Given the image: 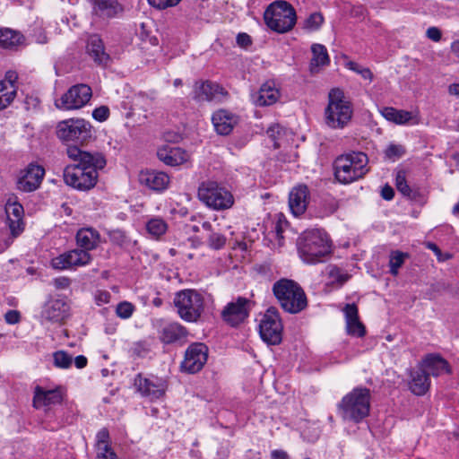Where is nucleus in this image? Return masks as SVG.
Returning a JSON list of instances; mask_svg holds the SVG:
<instances>
[{"label": "nucleus", "instance_id": "obj_24", "mask_svg": "<svg viewBox=\"0 0 459 459\" xmlns=\"http://www.w3.org/2000/svg\"><path fill=\"white\" fill-rule=\"evenodd\" d=\"M157 156L168 166H179L190 160V154L179 147L163 146L158 149Z\"/></svg>", "mask_w": 459, "mask_h": 459}, {"label": "nucleus", "instance_id": "obj_18", "mask_svg": "<svg viewBox=\"0 0 459 459\" xmlns=\"http://www.w3.org/2000/svg\"><path fill=\"white\" fill-rule=\"evenodd\" d=\"M69 305L62 299L50 298L42 307L41 318L49 323H62L69 316Z\"/></svg>", "mask_w": 459, "mask_h": 459}, {"label": "nucleus", "instance_id": "obj_5", "mask_svg": "<svg viewBox=\"0 0 459 459\" xmlns=\"http://www.w3.org/2000/svg\"><path fill=\"white\" fill-rule=\"evenodd\" d=\"M370 410V391L357 387L342 397L338 404V412L344 420L360 422L368 416Z\"/></svg>", "mask_w": 459, "mask_h": 459}, {"label": "nucleus", "instance_id": "obj_23", "mask_svg": "<svg viewBox=\"0 0 459 459\" xmlns=\"http://www.w3.org/2000/svg\"><path fill=\"white\" fill-rule=\"evenodd\" d=\"M309 191L306 185H299L292 188L289 195V206L295 216L303 214L307 207Z\"/></svg>", "mask_w": 459, "mask_h": 459}, {"label": "nucleus", "instance_id": "obj_64", "mask_svg": "<svg viewBox=\"0 0 459 459\" xmlns=\"http://www.w3.org/2000/svg\"><path fill=\"white\" fill-rule=\"evenodd\" d=\"M448 91L451 95L459 97V83L451 84L448 88Z\"/></svg>", "mask_w": 459, "mask_h": 459}, {"label": "nucleus", "instance_id": "obj_49", "mask_svg": "<svg viewBox=\"0 0 459 459\" xmlns=\"http://www.w3.org/2000/svg\"><path fill=\"white\" fill-rule=\"evenodd\" d=\"M287 227H288V221L283 218L282 214H279L278 219L273 227V231L275 233L276 238L279 239V241L283 239L282 233Z\"/></svg>", "mask_w": 459, "mask_h": 459}, {"label": "nucleus", "instance_id": "obj_42", "mask_svg": "<svg viewBox=\"0 0 459 459\" xmlns=\"http://www.w3.org/2000/svg\"><path fill=\"white\" fill-rule=\"evenodd\" d=\"M395 182H396V187L402 195H403L404 196L410 197V198L413 197V192L406 182L404 171L397 172Z\"/></svg>", "mask_w": 459, "mask_h": 459}, {"label": "nucleus", "instance_id": "obj_33", "mask_svg": "<svg viewBox=\"0 0 459 459\" xmlns=\"http://www.w3.org/2000/svg\"><path fill=\"white\" fill-rule=\"evenodd\" d=\"M87 53L98 65H106L109 56L106 53L102 39L98 35H92L87 42Z\"/></svg>", "mask_w": 459, "mask_h": 459}, {"label": "nucleus", "instance_id": "obj_11", "mask_svg": "<svg viewBox=\"0 0 459 459\" xmlns=\"http://www.w3.org/2000/svg\"><path fill=\"white\" fill-rule=\"evenodd\" d=\"M282 329L278 311L275 308H269L259 324V333L262 340L270 345L279 344L282 339Z\"/></svg>", "mask_w": 459, "mask_h": 459}, {"label": "nucleus", "instance_id": "obj_53", "mask_svg": "<svg viewBox=\"0 0 459 459\" xmlns=\"http://www.w3.org/2000/svg\"><path fill=\"white\" fill-rule=\"evenodd\" d=\"M11 94V100H13L16 96V86L8 85L5 86L4 82H0V96L7 98Z\"/></svg>", "mask_w": 459, "mask_h": 459}, {"label": "nucleus", "instance_id": "obj_8", "mask_svg": "<svg viewBox=\"0 0 459 459\" xmlns=\"http://www.w3.org/2000/svg\"><path fill=\"white\" fill-rule=\"evenodd\" d=\"M265 24L277 33H286L293 29L297 22V14L293 6L286 1H275L265 10Z\"/></svg>", "mask_w": 459, "mask_h": 459}, {"label": "nucleus", "instance_id": "obj_28", "mask_svg": "<svg viewBox=\"0 0 459 459\" xmlns=\"http://www.w3.org/2000/svg\"><path fill=\"white\" fill-rule=\"evenodd\" d=\"M93 13L102 19H111L122 13L117 0H92Z\"/></svg>", "mask_w": 459, "mask_h": 459}, {"label": "nucleus", "instance_id": "obj_26", "mask_svg": "<svg viewBox=\"0 0 459 459\" xmlns=\"http://www.w3.org/2000/svg\"><path fill=\"white\" fill-rule=\"evenodd\" d=\"M216 132L221 135H228L238 124V117L226 109L216 111L212 117Z\"/></svg>", "mask_w": 459, "mask_h": 459}, {"label": "nucleus", "instance_id": "obj_25", "mask_svg": "<svg viewBox=\"0 0 459 459\" xmlns=\"http://www.w3.org/2000/svg\"><path fill=\"white\" fill-rule=\"evenodd\" d=\"M346 332L349 335L363 337L366 334L365 325L359 321L358 307L355 304H346L343 308Z\"/></svg>", "mask_w": 459, "mask_h": 459}, {"label": "nucleus", "instance_id": "obj_6", "mask_svg": "<svg viewBox=\"0 0 459 459\" xmlns=\"http://www.w3.org/2000/svg\"><path fill=\"white\" fill-rule=\"evenodd\" d=\"M173 304L178 316L187 323L198 322L204 312V297L194 289L178 291Z\"/></svg>", "mask_w": 459, "mask_h": 459}, {"label": "nucleus", "instance_id": "obj_14", "mask_svg": "<svg viewBox=\"0 0 459 459\" xmlns=\"http://www.w3.org/2000/svg\"><path fill=\"white\" fill-rule=\"evenodd\" d=\"M229 96L228 91L211 81L195 82L193 88V99L197 102H223Z\"/></svg>", "mask_w": 459, "mask_h": 459}, {"label": "nucleus", "instance_id": "obj_38", "mask_svg": "<svg viewBox=\"0 0 459 459\" xmlns=\"http://www.w3.org/2000/svg\"><path fill=\"white\" fill-rule=\"evenodd\" d=\"M326 273L329 278V283L340 287L343 285L349 279L350 275L343 273L340 268L335 265H329L326 267Z\"/></svg>", "mask_w": 459, "mask_h": 459}, {"label": "nucleus", "instance_id": "obj_10", "mask_svg": "<svg viewBox=\"0 0 459 459\" xmlns=\"http://www.w3.org/2000/svg\"><path fill=\"white\" fill-rule=\"evenodd\" d=\"M94 130L91 123L83 118H70L58 123L56 134L62 141L83 143L93 136Z\"/></svg>", "mask_w": 459, "mask_h": 459}, {"label": "nucleus", "instance_id": "obj_61", "mask_svg": "<svg viewBox=\"0 0 459 459\" xmlns=\"http://www.w3.org/2000/svg\"><path fill=\"white\" fill-rule=\"evenodd\" d=\"M73 361L74 362L75 367L79 369L85 368L88 362L87 358L83 355L75 357L74 359H73Z\"/></svg>", "mask_w": 459, "mask_h": 459}, {"label": "nucleus", "instance_id": "obj_3", "mask_svg": "<svg viewBox=\"0 0 459 459\" xmlns=\"http://www.w3.org/2000/svg\"><path fill=\"white\" fill-rule=\"evenodd\" d=\"M368 156L361 152L340 155L333 163L334 176L340 183H352L368 172Z\"/></svg>", "mask_w": 459, "mask_h": 459}, {"label": "nucleus", "instance_id": "obj_58", "mask_svg": "<svg viewBox=\"0 0 459 459\" xmlns=\"http://www.w3.org/2000/svg\"><path fill=\"white\" fill-rule=\"evenodd\" d=\"M251 42H252L251 38L247 33H239L237 36V43L240 47L246 48V47L249 46L251 44Z\"/></svg>", "mask_w": 459, "mask_h": 459}, {"label": "nucleus", "instance_id": "obj_35", "mask_svg": "<svg viewBox=\"0 0 459 459\" xmlns=\"http://www.w3.org/2000/svg\"><path fill=\"white\" fill-rule=\"evenodd\" d=\"M312 58L310 61V72L318 73L321 66L329 64V56L326 48L322 44H313L311 46Z\"/></svg>", "mask_w": 459, "mask_h": 459}, {"label": "nucleus", "instance_id": "obj_57", "mask_svg": "<svg viewBox=\"0 0 459 459\" xmlns=\"http://www.w3.org/2000/svg\"><path fill=\"white\" fill-rule=\"evenodd\" d=\"M71 281L67 277H58L54 279V285L56 289L65 290L70 286Z\"/></svg>", "mask_w": 459, "mask_h": 459}, {"label": "nucleus", "instance_id": "obj_13", "mask_svg": "<svg viewBox=\"0 0 459 459\" xmlns=\"http://www.w3.org/2000/svg\"><path fill=\"white\" fill-rule=\"evenodd\" d=\"M208 347L203 342H194L188 346L181 363V369L195 374L199 372L208 359Z\"/></svg>", "mask_w": 459, "mask_h": 459}, {"label": "nucleus", "instance_id": "obj_43", "mask_svg": "<svg viewBox=\"0 0 459 459\" xmlns=\"http://www.w3.org/2000/svg\"><path fill=\"white\" fill-rule=\"evenodd\" d=\"M135 307L128 301H122L117 305L116 314L121 319H128L132 316Z\"/></svg>", "mask_w": 459, "mask_h": 459}, {"label": "nucleus", "instance_id": "obj_46", "mask_svg": "<svg viewBox=\"0 0 459 459\" xmlns=\"http://www.w3.org/2000/svg\"><path fill=\"white\" fill-rule=\"evenodd\" d=\"M405 153V148L401 144L391 143L385 151V155L387 159L396 160Z\"/></svg>", "mask_w": 459, "mask_h": 459}, {"label": "nucleus", "instance_id": "obj_36", "mask_svg": "<svg viewBox=\"0 0 459 459\" xmlns=\"http://www.w3.org/2000/svg\"><path fill=\"white\" fill-rule=\"evenodd\" d=\"M23 36L18 31L11 29L0 30V47L3 48L13 49L22 44Z\"/></svg>", "mask_w": 459, "mask_h": 459}, {"label": "nucleus", "instance_id": "obj_17", "mask_svg": "<svg viewBox=\"0 0 459 459\" xmlns=\"http://www.w3.org/2000/svg\"><path fill=\"white\" fill-rule=\"evenodd\" d=\"M45 169L39 165L30 163L20 172L16 185L22 192L30 193L37 190L44 178Z\"/></svg>", "mask_w": 459, "mask_h": 459}, {"label": "nucleus", "instance_id": "obj_59", "mask_svg": "<svg viewBox=\"0 0 459 459\" xmlns=\"http://www.w3.org/2000/svg\"><path fill=\"white\" fill-rule=\"evenodd\" d=\"M17 74L13 71H9L5 74V78L3 81H0V82H4L5 86L7 87V84L9 85H15V82L17 81Z\"/></svg>", "mask_w": 459, "mask_h": 459}, {"label": "nucleus", "instance_id": "obj_37", "mask_svg": "<svg viewBox=\"0 0 459 459\" xmlns=\"http://www.w3.org/2000/svg\"><path fill=\"white\" fill-rule=\"evenodd\" d=\"M167 230L168 224L160 217H153L146 222L147 232L155 238H159L165 234Z\"/></svg>", "mask_w": 459, "mask_h": 459}, {"label": "nucleus", "instance_id": "obj_2", "mask_svg": "<svg viewBox=\"0 0 459 459\" xmlns=\"http://www.w3.org/2000/svg\"><path fill=\"white\" fill-rule=\"evenodd\" d=\"M299 256L307 264H316L331 252L327 234L320 230L305 231L298 239Z\"/></svg>", "mask_w": 459, "mask_h": 459}, {"label": "nucleus", "instance_id": "obj_56", "mask_svg": "<svg viewBox=\"0 0 459 459\" xmlns=\"http://www.w3.org/2000/svg\"><path fill=\"white\" fill-rule=\"evenodd\" d=\"M427 37L435 42H438L441 39L442 34L438 28L430 27L427 30Z\"/></svg>", "mask_w": 459, "mask_h": 459}, {"label": "nucleus", "instance_id": "obj_19", "mask_svg": "<svg viewBox=\"0 0 459 459\" xmlns=\"http://www.w3.org/2000/svg\"><path fill=\"white\" fill-rule=\"evenodd\" d=\"M134 385L143 396L156 400L165 394V382L159 378L143 377L141 374L134 378Z\"/></svg>", "mask_w": 459, "mask_h": 459}, {"label": "nucleus", "instance_id": "obj_48", "mask_svg": "<svg viewBox=\"0 0 459 459\" xmlns=\"http://www.w3.org/2000/svg\"><path fill=\"white\" fill-rule=\"evenodd\" d=\"M98 459H117V455L111 448L109 443L97 446Z\"/></svg>", "mask_w": 459, "mask_h": 459}, {"label": "nucleus", "instance_id": "obj_51", "mask_svg": "<svg viewBox=\"0 0 459 459\" xmlns=\"http://www.w3.org/2000/svg\"><path fill=\"white\" fill-rule=\"evenodd\" d=\"M111 295L108 290H98L94 293V301L98 306L109 303Z\"/></svg>", "mask_w": 459, "mask_h": 459}, {"label": "nucleus", "instance_id": "obj_50", "mask_svg": "<svg viewBox=\"0 0 459 459\" xmlns=\"http://www.w3.org/2000/svg\"><path fill=\"white\" fill-rule=\"evenodd\" d=\"M181 0H148V3L154 8L164 10L176 6Z\"/></svg>", "mask_w": 459, "mask_h": 459}, {"label": "nucleus", "instance_id": "obj_16", "mask_svg": "<svg viewBox=\"0 0 459 459\" xmlns=\"http://www.w3.org/2000/svg\"><path fill=\"white\" fill-rule=\"evenodd\" d=\"M251 307L252 301L250 299L238 297L224 307L221 316L228 324L236 326L248 316Z\"/></svg>", "mask_w": 459, "mask_h": 459}, {"label": "nucleus", "instance_id": "obj_54", "mask_svg": "<svg viewBox=\"0 0 459 459\" xmlns=\"http://www.w3.org/2000/svg\"><path fill=\"white\" fill-rule=\"evenodd\" d=\"M6 323L14 325L17 324L21 319V315L17 310H9L4 315Z\"/></svg>", "mask_w": 459, "mask_h": 459}, {"label": "nucleus", "instance_id": "obj_22", "mask_svg": "<svg viewBox=\"0 0 459 459\" xmlns=\"http://www.w3.org/2000/svg\"><path fill=\"white\" fill-rule=\"evenodd\" d=\"M139 182L151 190L162 192L169 187L170 178L162 171L145 170L140 173Z\"/></svg>", "mask_w": 459, "mask_h": 459}, {"label": "nucleus", "instance_id": "obj_60", "mask_svg": "<svg viewBox=\"0 0 459 459\" xmlns=\"http://www.w3.org/2000/svg\"><path fill=\"white\" fill-rule=\"evenodd\" d=\"M394 195V191L392 186L385 185L381 190V196L385 200H392Z\"/></svg>", "mask_w": 459, "mask_h": 459}, {"label": "nucleus", "instance_id": "obj_41", "mask_svg": "<svg viewBox=\"0 0 459 459\" xmlns=\"http://www.w3.org/2000/svg\"><path fill=\"white\" fill-rule=\"evenodd\" d=\"M54 366L58 368H68L73 363V357L65 351H57L53 353Z\"/></svg>", "mask_w": 459, "mask_h": 459}, {"label": "nucleus", "instance_id": "obj_4", "mask_svg": "<svg viewBox=\"0 0 459 459\" xmlns=\"http://www.w3.org/2000/svg\"><path fill=\"white\" fill-rule=\"evenodd\" d=\"M273 292L281 308L290 314L299 313L307 306L304 290L293 280L282 278L275 281Z\"/></svg>", "mask_w": 459, "mask_h": 459}, {"label": "nucleus", "instance_id": "obj_55", "mask_svg": "<svg viewBox=\"0 0 459 459\" xmlns=\"http://www.w3.org/2000/svg\"><path fill=\"white\" fill-rule=\"evenodd\" d=\"M97 446L109 443V433L107 429H101L97 433Z\"/></svg>", "mask_w": 459, "mask_h": 459}, {"label": "nucleus", "instance_id": "obj_62", "mask_svg": "<svg viewBox=\"0 0 459 459\" xmlns=\"http://www.w3.org/2000/svg\"><path fill=\"white\" fill-rule=\"evenodd\" d=\"M272 459H290L289 455L283 450H273L271 453Z\"/></svg>", "mask_w": 459, "mask_h": 459}, {"label": "nucleus", "instance_id": "obj_63", "mask_svg": "<svg viewBox=\"0 0 459 459\" xmlns=\"http://www.w3.org/2000/svg\"><path fill=\"white\" fill-rule=\"evenodd\" d=\"M450 51L454 56L459 59V39H455L451 43Z\"/></svg>", "mask_w": 459, "mask_h": 459}, {"label": "nucleus", "instance_id": "obj_31", "mask_svg": "<svg viewBox=\"0 0 459 459\" xmlns=\"http://www.w3.org/2000/svg\"><path fill=\"white\" fill-rule=\"evenodd\" d=\"M100 242V233L93 228H82L76 233V243L86 252L95 249Z\"/></svg>", "mask_w": 459, "mask_h": 459}, {"label": "nucleus", "instance_id": "obj_52", "mask_svg": "<svg viewBox=\"0 0 459 459\" xmlns=\"http://www.w3.org/2000/svg\"><path fill=\"white\" fill-rule=\"evenodd\" d=\"M108 117L109 108L107 106H100L92 111V117L99 122L106 121Z\"/></svg>", "mask_w": 459, "mask_h": 459}, {"label": "nucleus", "instance_id": "obj_9", "mask_svg": "<svg viewBox=\"0 0 459 459\" xmlns=\"http://www.w3.org/2000/svg\"><path fill=\"white\" fill-rule=\"evenodd\" d=\"M197 195L203 204L215 211L227 210L234 204L232 194L215 181L202 182Z\"/></svg>", "mask_w": 459, "mask_h": 459}, {"label": "nucleus", "instance_id": "obj_21", "mask_svg": "<svg viewBox=\"0 0 459 459\" xmlns=\"http://www.w3.org/2000/svg\"><path fill=\"white\" fill-rule=\"evenodd\" d=\"M5 213L10 231L13 237L19 236L24 230V210L21 204L11 200L5 204Z\"/></svg>", "mask_w": 459, "mask_h": 459}, {"label": "nucleus", "instance_id": "obj_34", "mask_svg": "<svg viewBox=\"0 0 459 459\" xmlns=\"http://www.w3.org/2000/svg\"><path fill=\"white\" fill-rule=\"evenodd\" d=\"M187 330L181 324L174 322L165 325L160 332V340L164 343H172L187 335Z\"/></svg>", "mask_w": 459, "mask_h": 459}, {"label": "nucleus", "instance_id": "obj_27", "mask_svg": "<svg viewBox=\"0 0 459 459\" xmlns=\"http://www.w3.org/2000/svg\"><path fill=\"white\" fill-rule=\"evenodd\" d=\"M380 113L386 120L397 125H404L407 123L418 125L420 123V118L417 114L406 110L385 107L380 110Z\"/></svg>", "mask_w": 459, "mask_h": 459}, {"label": "nucleus", "instance_id": "obj_30", "mask_svg": "<svg viewBox=\"0 0 459 459\" xmlns=\"http://www.w3.org/2000/svg\"><path fill=\"white\" fill-rule=\"evenodd\" d=\"M410 390L416 395L425 394L430 386L429 374L421 367L411 372Z\"/></svg>", "mask_w": 459, "mask_h": 459}, {"label": "nucleus", "instance_id": "obj_39", "mask_svg": "<svg viewBox=\"0 0 459 459\" xmlns=\"http://www.w3.org/2000/svg\"><path fill=\"white\" fill-rule=\"evenodd\" d=\"M266 134L273 142L274 148H281L283 146L286 131L282 126L280 125H273L267 129Z\"/></svg>", "mask_w": 459, "mask_h": 459}, {"label": "nucleus", "instance_id": "obj_40", "mask_svg": "<svg viewBox=\"0 0 459 459\" xmlns=\"http://www.w3.org/2000/svg\"><path fill=\"white\" fill-rule=\"evenodd\" d=\"M324 23V17L321 13L315 12L311 13L302 23V29L311 32L317 30Z\"/></svg>", "mask_w": 459, "mask_h": 459}, {"label": "nucleus", "instance_id": "obj_47", "mask_svg": "<svg viewBox=\"0 0 459 459\" xmlns=\"http://www.w3.org/2000/svg\"><path fill=\"white\" fill-rule=\"evenodd\" d=\"M226 237L219 232H212L208 238V245L213 249H221L226 244Z\"/></svg>", "mask_w": 459, "mask_h": 459}, {"label": "nucleus", "instance_id": "obj_29", "mask_svg": "<svg viewBox=\"0 0 459 459\" xmlns=\"http://www.w3.org/2000/svg\"><path fill=\"white\" fill-rule=\"evenodd\" d=\"M426 372L433 377H438L445 373H450V367L446 359L436 354H429L420 366Z\"/></svg>", "mask_w": 459, "mask_h": 459}, {"label": "nucleus", "instance_id": "obj_15", "mask_svg": "<svg viewBox=\"0 0 459 459\" xmlns=\"http://www.w3.org/2000/svg\"><path fill=\"white\" fill-rule=\"evenodd\" d=\"M91 261L89 252L82 249H73L65 252L51 260V265L58 270H69L74 267L84 266Z\"/></svg>", "mask_w": 459, "mask_h": 459}, {"label": "nucleus", "instance_id": "obj_1", "mask_svg": "<svg viewBox=\"0 0 459 459\" xmlns=\"http://www.w3.org/2000/svg\"><path fill=\"white\" fill-rule=\"evenodd\" d=\"M66 154L73 161L64 169L65 184L80 191H87L95 186L98 170L106 166V159L100 152H89L75 145L66 148Z\"/></svg>", "mask_w": 459, "mask_h": 459}, {"label": "nucleus", "instance_id": "obj_20", "mask_svg": "<svg viewBox=\"0 0 459 459\" xmlns=\"http://www.w3.org/2000/svg\"><path fill=\"white\" fill-rule=\"evenodd\" d=\"M63 401V393L60 387L54 389H45L37 385L34 388L33 407L41 409L61 403Z\"/></svg>", "mask_w": 459, "mask_h": 459}, {"label": "nucleus", "instance_id": "obj_32", "mask_svg": "<svg viewBox=\"0 0 459 459\" xmlns=\"http://www.w3.org/2000/svg\"><path fill=\"white\" fill-rule=\"evenodd\" d=\"M280 96V91L275 87L274 82H266L261 86L255 103L259 107L271 106L279 100Z\"/></svg>", "mask_w": 459, "mask_h": 459}, {"label": "nucleus", "instance_id": "obj_45", "mask_svg": "<svg viewBox=\"0 0 459 459\" xmlns=\"http://www.w3.org/2000/svg\"><path fill=\"white\" fill-rule=\"evenodd\" d=\"M347 68L350 70L359 74L363 79L368 80L369 82H372L373 80V74L368 67H363L359 65L358 63L350 61L346 64Z\"/></svg>", "mask_w": 459, "mask_h": 459}, {"label": "nucleus", "instance_id": "obj_12", "mask_svg": "<svg viewBox=\"0 0 459 459\" xmlns=\"http://www.w3.org/2000/svg\"><path fill=\"white\" fill-rule=\"evenodd\" d=\"M91 95L92 91L90 86L83 83L76 84L56 100V106L64 110L78 109L89 102Z\"/></svg>", "mask_w": 459, "mask_h": 459}, {"label": "nucleus", "instance_id": "obj_44", "mask_svg": "<svg viewBox=\"0 0 459 459\" xmlns=\"http://www.w3.org/2000/svg\"><path fill=\"white\" fill-rule=\"evenodd\" d=\"M404 257H405V254H403L400 251H395L391 254L390 260H389V266H390V273L393 275H397L398 269L404 263Z\"/></svg>", "mask_w": 459, "mask_h": 459}, {"label": "nucleus", "instance_id": "obj_7", "mask_svg": "<svg viewBox=\"0 0 459 459\" xmlns=\"http://www.w3.org/2000/svg\"><path fill=\"white\" fill-rule=\"evenodd\" d=\"M325 116L326 125L333 129L343 128L351 119V105L341 89L334 88L329 91Z\"/></svg>", "mask_w": 459, "mask_h": 459}]
</instances>
